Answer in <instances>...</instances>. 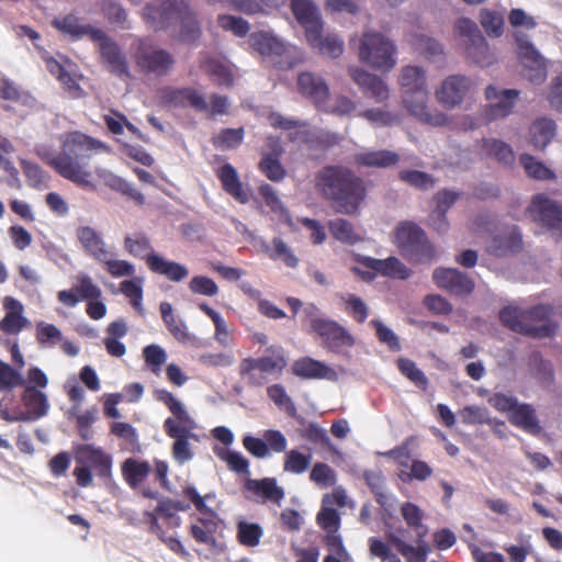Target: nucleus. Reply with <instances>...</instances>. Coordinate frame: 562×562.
<instances>
[{"mask_svg": "<svg viewBox=\"0 0 562 562\" xmlns=\"http://www.w3.org/2000/svg\"><path fill=\"white\" fill-rule=\"evenodd\" d=\"M99 150L109 151L110 147L82 133L72 132L61 136L60 153L45 159L61 177L78 186L89 187L92 184L89 159L93 151Z\"/></svg>", "mask_w": 562, "mask_h": 562, "instance_id": "nucleus-1", "label": "nucleus"}, {"mask_svg": "<svg viewBox=\"0 0 562 562\" xmlns=\"http://www.w3.org/2000/svg\"><path fill=\"white\" fill-rule=\"evenodd\" d=\"M318 193L331 202L335 212L355 216L366 198L362 179L352 170L341 166L322 168L314 178Z\"/></svg>", "mask_w": 562, "mask_h": 562, "instance_id": "nucleus-2", "label": "nucleus"}, {"mask_svg": "<svg viewBox=\"0 0 562 562\" xmlns=\"http://www.w3.org/2000/svg\"><path fill=\"white\" fill-rule=\"evenodd\" d=\"M153 395L172 414V417L165 419L162 428L169 438L175 439L171 448L173 459L180 464L190 461L193 458L190 440H199L198 435L193 432L196 428L195 420L171 392L165 389H156Z\"/></svg>", "mask_w": 562, "mask_h": 562, "instance_id": "nucleus-3", "label": "nucleus"}, {"mask_svg": "<svg viewBox=\"0 0 562 562\" xmlns=\"http://www.w3.org/2000/svg\"><path fill=\"white\" fill-rule=\"evenodd\" d=\"M551 314L552 308L543 304L528 310L506 306L499 312V321L515 333L532 338H549L558 329V324L550 319Z\"/></svg>", "mask_w": 562, "mask_h": 562, "instance_id": "nucleus-4", "label": "nucleus"}, {"mask_svg": "<svg viewBox=\"0 0 562 562\" xmlns=\"http://www.w3.org/2000/svg\"><path fill=\"white\" fill-rule=\"evenodd\" d=\"M350 45L357 50L359 60L374 69L387 71L396 63L393 42L379 32L367 30L351 38Z\"/></svg>", "mask_w": 562, "mask_h": 562, "instance_id": "nucleus-5", "label": "nucleus"}, {"mask_svg": "<svg viewBox=\"0 0 562 562\" xmlns=\"http://www.w3.org/2000/svg\"><path fill=\"white\" fill-rule=\"evenodd\" d=\"M303 314L312 331L322 339L323 347L328 351L339 353L342 348L355 345L352 335L338 322L323 316L315 304L305 306Z\"/></svg>", "mask_w": 562, "mask_h": 562, "instance_id": "nucleus-6", "label": "nucleus"}, {"mask_svg": "<svg viewBox=\"0 0 562 562\" xmlns=\"http://www.w3.org/2000/svg\"><path fill=\"white\" fill-rule=\"evenodd\" d=\"M266 352L259 358H245L239 363V375L250 386H263L268 382V375L280 376L288 364L282 348L270 347Z\"/></svg>", "mask_w": 562, "mask_h": 562, "instance_id": "nucleus-7", "label": "nucleus"}, {"mask_svg": "<svg viewBox=\"0 0 562 562\" xmlns=\"http://www.w3.org/2000/svg\"><path fill=\"white\" fill-rule=\"evenodd\" d=\"M182 496L190 501L199 513L205 516L199 517L196 522L190 526V535L192 538L199 543L207 546L215 544V533L218 528L220 519L216 512L205 504V501L214 497V495L209 493L201 496L194 486L187 485L182 488Z\"/></svg>", "mask_w": 562, "mask_h": 562, "instance_id": "nucleus-8", "label": "nucleus"}, {"mask_svg": "<svg viewBox=\"0 0 562 562\" xmlns=\"http://www.w3.org/2000/svg\"><path fill=\"white\" fill-rule=\"evenodd\" d=\"M125 249L133 256L146 258L148 267L166 278L179 281L189 276L188 269L177 262L169 261L151 251L149 240L140 235L134 234L124 239Z\"/></svg>", "mask_w": 562, "mask_h": 562, "instance_id": "nucleus-9", "label": "nucleus"}, {"mask_svg": "<svg viewBox=\"0 0 562 562\" xmlns=\"http://www.w3.org/2000/svg\"><path fill=\"white\" fill-rule=\"evenodd\" d=\"M477 87L473 77L452 74L442 79L435 90V97L447 110L461 109L474 99Z\"/></svg>", "mask_w": 562, "mask_h": 562, "instance_id": "nucleus-10", "label": "nucleus"}, {"mask_svg": "<svg viewBox=\"0 0 562 562\" xmlns=\"http://www.w3.org/2000/svg\"><path fill=\"white\" fill-rule=\"evenodd\" d=\"M250 47L260 56L276 64L292 66L301 57L300 49L270 31L255 32L249 37Z\"/></svg>", "mask_w": 562, "mask_h": 562, "instance_id": "nucleus-11", "label": "nucleus"}, {"mask_svg": "<svg viewBox=\"0 0 562 562\" xmlns=\"http://www.w3.org/2000/svg\"><path fill=\"white\" fill-rule=\"evenodd\" d=\"M395 244L403 255L416 262H426L435 250L425 232L414 223H402L395 231Z\"/></svg>", "mask_w": 562, "mask_h": 562, "instance_id": "nucleus-12", "label": "nucleus"}, {"mask_svg": "<svg viewBox=\"0 0 562 562\" xmlns=\"http://www.w3.org/2000/svg\"><path fill=\"white\" fill-rule=\"evenodd\" d=\"M357 265L352 270L361 278L374 279L378 277L387 279L406 280L412 277V270L397 257L390 256L385 259L357 255Z\"/></svg>", "mask_w": 562, "mask_h": 562, "instance_id": "nucleus-13", "label": "nucleus"}, {"mask_svg": "<svg viewBox=\"0 0 562 562\" xmlns=\"http://www.w3.org/2000/svg\"><path fill=\"white\" fill-rule=\"evenodd\" d=\"M186 0H156L143 9V19L154 29H171L187 12Z\"/></svg>", "mask_w": 562, "mask_h": 562, "instance_id": "nucleus-14", "label": "nucleus"}, {"mask_svg": "<svg viewBox=\"0 0 562 562\" xmlns=\"http://www.w3.org/2000/svg\"><path fill=\"white\" fill-rule=\"evenodd\" d=\"M517 53L524 65L526 78L533 85H541L548 74V65L544 57L536 49L529 36L517 31L515 33Z\"/></svg>", "mask_w": 562, "mask_h": 562, "instance_id": "nucleus-15", "label": "nucleus"}, {"mask_svg": "<svg viewBox=\"0 0 562 562\" xmlns=\"http://www.w3.org/2000/svg\"><path fill=\"white\" fill-rule=\"evenodd\" d=\"M101 295L100 289L94 283H80L70 290L58 292V301L66 306H75L80 301H88L86 312L92 319H101L105 313V305L97 301Z\"/></svg>", "mask_w": 562, "mask_h": 562, "instance_id": "nucleus-16", "label": "nucleus"}, {"mask_svg": "<svg viewBox=\"0 0 562 562\" xmlns=\"http://www.w3.org/2000/svg\"><path fill=\"white\" fill-rule=\"evenodd\" d=\"M428 90L419 91L411 94H403V105L411 115L423 123L432 126H445L450 122V117L437 110H430L427 106Z\"/></svg>", "mask_w": 562, "mask_h": 562, "instance_id": "nucleus-17", "label": "nucleus"}, {"mask_svg": "<svg viewBox=\"0 0 562 562\" xmlns=\"http://www.w3.org/2000/svg\"><path fill=\"white\" fill-rule=\"evenodd\" d=\"M135 58L142 70L157 76L168 74L175 64L173 57L168 52L144 42H139Z\"/></svg>", "mask_w": 562, "mask_h": 562, "instance_id": "nucleus-18", "label": "nucleus"}, {"mask_svg": "<svg viewBox=\"0 0 562 562\" xmlns=\"http://www.w3.org/2000/svg\"><path fill=\"white\" fill-rule=\"evenodd\" d=\"M90 40L98 44L102 59L112 74L120 77L128 75L125 57L103 31H90Z\"/></svg>", "mask_w": 562, "mask_h": 562, "instance_id": "nucleus-19", "label": "nucleus"}, {"mask_svg": "<svg viewBox=\"0 0 562 562\" xmlns=\"http://www.w3.org/2000/svg\"><path fill=\"white\" fill-rule=\"evenodd\" d=\"M529 212L533 221L544 227L559 231L562 225V205L544 195L533 198Z\"/></svg>", "mask_w": 562, "mask_h": 562, "instance_id": "nucleus-20", "label": "nucleus"}, {"mask_svg": "<svg viewBox=\"0 0 562 562\" xmlns=\"http://www.w3.org/2000/svg\"><path fill=\"white\" fill-rule=\"evenodd\" d=\"M290 7L296 21L305 30L306 40L316 41L317 30L323 25L317 5L312 0H291Z\"/></svg>", "mask_w": 562, "mask_h": 562, "instance_id": "nucleus-21", "label": "nucleus"}, {"mask_svg": "<svg viewBox=\"0 0 562 562\" xmlns=\"http://www.w3.org/2000/svg\"><path fill=\"white\" fill-rule=\"evenodd\" d=\"M76 461L85 464L101 479H109L112 473V458L102 448L92 445H81L76 450Z\"/></svg>", "mask_w": 562, "mask_h": 562, "instance_id": "nucleus-22", "label": "nucleus"}, {"mask_svg": "<svg viewBox=\"0 0 562 562\" xmlns=\"http://www.w3.org/2000/svg\"><path fill=\"white\" fill-rule=\"evenodd\" d=\"M348 74L353 82L358 85L368 97L374 99L375 102L383 103L389 99V88L376 75L370 74L357 66L349 67Z\"/></svg>", "mask_w": 562, "mask_h": 562, "instance_id": "nucleus-23", "label": "nucleus"}, {"mask_svg": "<svg viewBox=\"0 0 562 562\" xmlns=\"http://www.w3.org/2000/svg\"><path fill=\"white\" fill-rule=\"evenodd\" d=\"M402 155L390 149H361L353 155V162L360 167L389 169L397 166Z\"/></svg>", "mask_w": 562, "mask_h": 562, "instance_id": "nucleus-24", "label": "nucleus"}, {"mask_svg": "<svg viewBox=\"0 0 562 562\" xmlns=\"http://www.w3.org/2000/svg\"><path fill=\"white\" fill-rule=\"evenodd\" d=\"M426 530L417 536V546L404 541L396 532H387L386 540L394 546L406 562H426L430 552L429 544L425 541Z\"/></svg>", "mask_w": 562, "mask_h": 562, "instance_id": "nucleus-25", "label": "nucleus"}, {"mask_svg": "<svg viewBox=\"0 0 562 562\" xmlns=\"http://www.w3.org/2000/svg\"><path fill=\"white\" fill-rule=\"evenodd\" d=\"M76 236L86 254L97 261L105 260L111 251L100 234L90 226H80L76 229Z\"/></svg>", "mask_w": 562, "mask_h": 562, "instance_id": "nucleus-26", "label": "nucleus"}, {"mask_svg": "<svg viewBox=\"0 0 562 562\" xmlns=\"http://www.w3.org/2000/svg\"><path fill=\"white\" fill-rule=\"evenodd\" d=\"M555 133L554 121L547 116H539L529 124L527 139L535 148L542 150L551 143Z\"/></svg>", "mask_w": 562, "mask_h": 562, "instance_id": "nucleus-27", "label": "nucleus"}, {"mask_svg": "<svg viewBox=\"0 0 562 562\" xmlns=\"http://www.w3.org/2000/svg\"><path fill=\"white\" fill-rule=\"evenodd\" d=\"M244 486L247 492L258 496L260 503L272 502L280 504L284 498V490L278 486L274 477L248 479Z\"/></svg>", "mask_w": 562, "mask_h": 562, "instance_id": "nucleus-28", "label": "nucleus"}, {"mask_svg": "<svg viewBox=\"0 0 562 562\" xmlns=\"http://www.w3.org/2000/svg\"><path fill=\"white\" fill-rule=\"evenodd\" d=\"M25 390L22 394V402L26 408V413L21 416L20 420H35L45 416L48 412L49 404L47 396L42 391L32 385H24Z\"/></svg>", "mask_w": 562, "mask_h": 562, "instance_id": "nucleus-29", "label": "nucleus"}, {"mask_svg": "<svg viewBox=\"0 0 562 562\" xmlns=\"http://www.w3.org/2000/svg\"><path fill=\"white\" fill-rule=\"evenodd\" d=\"M297 87L302 94L312 99L316 104H322L328 97V86L318 75L306 71L297 78Z\"/></svg>", "mask_w": 562, "mask_h": 562, "instance_id": "nucleus-30", "label": "nucleus"}, {"mask_svg": "<svg viewBox=\"0 0 562 562\" xmlns=\"http://www.w3.org/2000/svg\"><path fill=\"white\" fill-rule=\"evenodd\" d=\"M292 373L301 379H331L335 371L324 362L303 357L292 363Z\"/></svg>", "mask_w": 562, "mask_h": 562, "instance_id": "nucleus-31", "label": "nucleus"}, {"mask_svg": "<svg viewBox=\"0 0 562 562\" xmlns=\"http://www.w3.org/2000/svg\"><path fill=\"white\" fill-rule=\"evenodd\" d=\"M509 422L531 435H539L542 427L537 418L535 408L527 403L517 404L512 414L508 415Z\"/></svg>", "mask_w": 562, "mask_h": 562, "instance_id": "nucleus-32", "label": "nucleus"}, {"mask_svg": "<svg viewBox=\"0 0 562 562\" xmlns=\"http://www.w3.org/2000/svg\"><path fill=\"white\" fill-rule=\"evenodd\" d=\"M520 248V234L514 228L494 236L487 246L488 251L497 257L516 254Z\"/></svg>", "mask_w": 562, "mask_h": 562, "instance_id": "nucleus-33", "label": "nucleus"}, {"mask_svg": "<svg viewBox=\"0 0 562 562\" xmlns=\"http://www.w3.org/2000/svg\"><path fill=\"white\" fill-rule=\"evenodd\" d=\"M398 83L403 94L428 90L425 70L418 66L407 65L401 69Z\"/></svg>", "mask_w": 562, "mask_h": 562, "instance_id": "nucleus-34", "label": "nucleus"}, {"mask_svg": "<svg viewBox=\"0 0 562 562\" xmlns=\"http://www.w3.org/2000/svg\"><path fill=\"white\" fill-rule=\"evenodd\" d=\"M162 99L172 105H191L199 110H204L207 106L204 98L191 88L166 89L162 91Z\"/></svg>", "mask_w": 562, "mask_h": 562, "instance_id": "nucleus-35", "label": "nucleus"}, {"mask_svg": "<svg viewBox=\"0 0 562 562\" xmlns=\"http://www.w3.org/2000/svg\"><path fill=\"white\" fill-rule=\"evenodd\" d=\"M151 467L147 461L134 458L126 459L122 464V475L132 487H138L149 475Z\"/></svg>", "mask_w": 562, "mask_h": 562, "instance_id": "nucleus-36", "label": "nucleus"}, {"mask_svg": "<svg viewBox=\"0 0 562 562\" xmlns=\"http://www.w3.org/2000/svg\"><path fill=\"white\" fill-rule=\"evenodd\" d=\"M263 528L258 522L239 520L236 524V539L243 547L255 548L260 544Z\"/></svg>", "mask_w": 562, "mask_h": 562, "instance_id": "nucleus-37", "label": "nucleus"}, {"mask_svg": "<svg viewBox=\"0 0 562 562\" xmlns=\"http://www.w3.org/2000/svg\"><path fill=\"white\" fill-rule=\"evenodd\" d=\"M317 40H307L311 46L323 55L336 58L344 52V42L337 35L323 33V25L317 30Z\"/></svg>", "mask_w": 562, "mask_h": 562, "instance_id": "nucleus-38", "label": "nucleus"}, {"mask_svg": "<svg viewBox=\"0 0 562 562\" xmlns=\"http://www.w3.org/2000/svg\"><path fill=\"white\" fill-rule=\"evenodd\" d=\"M225 190L240 203L249 201V194L241 188L236 170L231 165H225L218 170Z\"/></svg>", "mask_w": 562, "mask_h": 562, "instance_id": "nucleus-39", "label": "nucleus"}, {"mask_svg": "<svg viewBox=\"0 0 562 562\" xmlns=\"http://www.w3.org/2000/svg\"><path fill=\"white\" fill-rule=\"evenodd\" d=\"M482 148L486 154L495 158L498 162L504 166L510 167L515 161V153L510 145L494 138H487L482 140Z\"/></svg>", "mask_w": 562, "mask_h": 562, "instance_id": "nucleus-40", "label": "nucleus"}, {"mask_svg": "<svg viewBox=\"0 0 562 562\" xmlns=\"http://www.w3.org/2000/svg\"><path fill=\"white\" fill-rule=\"evenodd\" d=\"M517 90L502 91L494 104L485 106L486 116L491 120L506 117L513 111L515 99L518 97Z\"/></svg>", "mask_w": 562, "mask_h": 562, "instance_id": "nucleus-41", "label": "nucleus"}, {"mask_svg": "<svg viewBox=\"0 0 562 562\" xmlns=\"http://www.w3.org/2000/svg\"><path fill=\"white\" fill-rule=\"evenodd\" d=\"M396 367L402 375L414 383L419 390L427 391L429 386V380L420 370L417 364L408 358H398Z\"/></svg>", "mask_w": 562, "mask_h": 562, "instance_id": "nucleus-42", "label": "nucleus"}, {"mask_svg": "<svg viewBox=\"0 0 562 562\" xmlns=\"http://www.w3.org/2000/svg\"><path fill=\"white\" fill-rule=\"evenodd\" d=\"M398 179L417 189V190H430L436 186V179L424 171L415 169H402L397 173Z\"/></svg>", "mask_w": 562, "mask_h": 562, "instance_id": "nucleus-43", "label": "nucleus"}, {"mask_svg": "<svg viewBox=\"0 0 562 562\" xmlns=\"http://www.w3.org/2000/svg\"><path fill=\"white\" fill-rule=\"evenodd\" d=\"M323 542L328 550V554L323 562H352L350 553L344 546L341 536H325Z\"/></svg>", "mask_w": 562, "mask_h": 562, "instance_id": "nucleus-44", "label": "nucleus"}, {"mask_svg": "<svg viewBox=\"0 0 562 562\" xmlns=\"http://www.w3.org/2000/svg\"><path fill=\"white\" fill-rule=\"evenodd\" d=\"M268 397L278 406L284 411L290 417H296L297 409L293 400L288 395L285 387L276 383L267 387Z\"/></svg>", "mask_w": 562, "mask_h": 562, "instance_id": "nucleus-45", "label": "nucleus"}, {"mask_svg": "<svg viewBox=\"0 0 562 562\" xmlns=\"http://www.w3.org/2000/svg\"><path fill=\"white\" fill-rule=\"evenodd\" d=\"M519 162L522 166L528 177L537 180L553 179V171L548 168L542 161L538 160L529 154H522L519 157Z\"/></svg>", "mask_w": 562, "mask_h": 562, "instance_id": "nucleus-46", "label": "nucleus"}, {"mask_svg": "<svg viewBox=\"0 0 562 562\" xmlns=\"http://www.w3.org/2000/svg\"><path fill=\"white\" fill-rule=\"evenodd\" d=\"M170 30L178 33L184 42H193L200 35L199 23L190 8L181 15V19L178 20V25L172 26Z\"/></svg>", "mask_w": 562, "mask_h": 562, "instance_id": "nucleus-47", "label": "nucleus"}, {"mask_svg": "<svg viewBox=\"0 0 562 562\" xmlns=\"http://www.w3.org/2000/svg\"><path fill=\"white\" fill-rule=\"evenodd\" d=\"M401 515L406 525L413 529L417 536L424 530H426V535L428 533L427 526L423 524L424 512L418 505L412 502L403 503L401 506Z\"/></svg>", "mask_w": 562, "mask_h": 562, "instance_id": "nucleus-48", "label": "nucleus"}, {"mask_svg": "<svg viewBox=\"0 0 562 562\" xmlns=\"http://www.w3.org/2000/svg\"><path fill=\"white\" fill-rule=\"evenodd\" d=\"M465 49L468 56L477 65L487 66L493 61L491 49L482 35L465 43Z\"/></svg>", "mask_w": 562, "mask_h": 562, "instance_id": "nucleus-49", "label": "nucleus"}, {"mask_svg": "<svg viewBox=\"0 0 562 562\" xmlns=\"http://www.w3.org/2000/svg\"><path fill=\"white\" fill-rule=\"evenodd\" d=\"M363 479L366 484L369 486L371 493L374 495L376 503L385 507L389 497L385 493L384 476L381 471L367 470L363 472Z\"/></svg>", "mask_w": 562, "mask_h": 562, "instance_id": "nucleus-50", "label": "nucleus"}, {"mask_svg": "<svg viewBox=\"0 0 562 562\" xmlns=\"http://www.w3.org/2000/svg\"><path fill=\"white\" fill-rule=\"evenodd\" d=\"M317 525L326 531L325 536H340L338 530L340 528V515L339 513L327 505L322 506L321 510L316 516Z\"/></svg>", "mask_w": 562, "mask_h": 562, "instance_id": "nucleus-51", "label": "nucleus"}, {"mask_svg": "<svg viewBox=\"0 0 562 562\" xmlns=\"http://www.w3.org/2000/svg\"><path fill=\"white\" fill-rule=\"evenodd\" d=\"M53 25L65 34H69L72 37L88 36L90 38V31H98V29L89 25H82L75 16H66L64 19H55Z\"/></svg>", "mask_w": 562, "mask_h": 562, "instance_id": "nucleus-52", "label": "nucleus"}, {"mask_svg": "<svg viewBox=\"0 0 562 562\" xmlns=\"http://www.w3.org/2000/svg\"><path fill=\"white\" fill-rule=\"evenodd\" d=\"M331 235L339 241L353 245L360 237L350 222L345 218H335L328 223Z\"/></svg>", "mask_w": 562, "mask_h": 562, "instance_id": "nucleus-53", "label": "nucleus"}, {"mask_svg": "<svg viewBox=\"0 0 562 562\" xmlns=\"http://www.w3.org/2000/svg\"><path fill=\"white\" fill-rule=\"evenodd\" d=\"M265 250L273 260H281L289 267H295L297 258L293 255L290 247L280 238H273L271 245H266Z\"/></svg>", "mask_w": 562, "mask_h": 562, "instance_id": "nucleus-54", "label": "nucleus"}, {"mask_svg": "<svg viewBox=\"0 0 562 562\" xmlns=\"http://www.w3.org/2000/svg\"><path fill=\"white\" fill-rule=\"evenodd\" d=\"M312 456L304 454L299 450L292 449L286 452L283 469L285 472L300 474L305 472L311 464Z\"/></svg>", "mask_w": 562, "mask_h": 562, "instance_id": "nucleus-55", "label": "nucleus"}, {"mask_svg": "<svg viewBox=\"0 0 562 562\" xmlns=\"http://www.w3.org/2000/svg\"><path fill=\"white\" fill-rule=\"evenodd\" d=\"M215 454L226 462L229 470L240 474H249V461L239 452L221 449L215 450Z\"/></svg>", "mask_w": 562, "mask_h": 562, "instance_id": "nucleus-56", "label": "nucleus"}, {"mask_svg": "<svg viewBox=\"0 0 562 562\" xmlns=\"http://www.w3.org/2000/svg\"><path fill=\"white\" fill-rule=\"evenodd\" d=\"M100 263L104 266L105 270L113 278H128L133 277L135 272L132 263L126 260L115 259L112 251H110L108 258L102 260Z\"/></svg>", "mask_w": 562, "mask_h": 562, "instance_id": "nucleus-57", "label": "nucleus"}, {"mask_svg": "<svg viewBox=\"0 0 562 562\" xmlns=\"http://www.w3.org/2000/svg\"><path fill=\"white\" fill-rule=\"evenodd\" d=\"M25 383V380L15 369L0 360V392L24 386Z\"/></svg>", "mask_w": 562, "mask_h": 562, "instance_id": "nucleus-58", "label": "nucleus"}, {"mask_svg": "<svg viewBox=\"0 0 562 562\" xmlns=\"http://www.w3.org/2000/svg\"><path fill=\"white\" fill-rule=\"evenodd\" d=\"M243 137H244V128L243 127L227 128V130H223L221 133H218L216 136H214L213 143L217 148H220L222 150H227V149H233V148L237 147L241 143Z\"/></svg>", "mask_w": 562, "mask_h": 562, "instance_id": "nucleus-59", "label": "nucleus"}, {"mask_svg": "<svg viewBox=\"0 0 562 562\" xmlns=\"http://www.w3.org/2000/svg\"><path fill=\"white\" fill-rule=\"evenodd\" d=\"M459 415L461 422L465 425H492L493 423V419L488 417L487 409L475 405L463 407L460 409Z\"/></svg>", "mask_w": 562, "mask_h": 562, "instance_id": "nucleus-60", "label": "nucleus"}, {"mask_svg": "<svg viewBox=\"0 0 562 562\" xmlns=\"http://www.w3.org/2000/svg\"><path fill=\"white\" fill-rule=\"evenodd\" d=\"M480 21L488 35L494 37L502 35L504 19L499 13L484 9L480 13Z\"/></svg>", "mask_w": 562, "mask_h": 562, "instance_id": "nucleus-61", "label": "nucleus"}, {"mask_svg": "<svg viewBox=\"0 0 562 562\" xmlns=\"http://www.w3.org/2000/svg\"><path fill=\"white\" fill-rule=\"evenodd\" d=\"M368 543L371 555L379 558L381 562H402L400 557L390 548L389 541L386 543L376 537H371Z\"/></svg>", "mask_w": 562, "mask_h": 562, "instance_id": "nucleus-62", "label": "nucleus"}, {"mask_svg": "<svg viewBox=\"0 0 562 562\" xmlns=\"http://www.w3.org/2000/svg\"><path fill=\"white\" fill-rule=\"evenodd\" d=\"M63 338L57 326L41 322L36 325V340L41 346H54Z\"/></svg>", "mask_w": 562, "mask_h": 562, "instance_id": "nucleus-63", "label": "nucleus"}, {"mask_svg": "<svg viewBox=\"0 0 562 562\" xmlns=\"http://www.w3.org/2000/svg\"><path fill=\"white\" fill-rule=\"evenodd\" d=\"M143 357L146 364L155 374L159 373L161 366L166 362L167 359L166 351L157 345H149L145 347L143 350Z\"/></svg>", "mask_w": 562, "mask_h": 562, "instance_id": "nucleus-64", "label": "nucleus"}]
</instances>
